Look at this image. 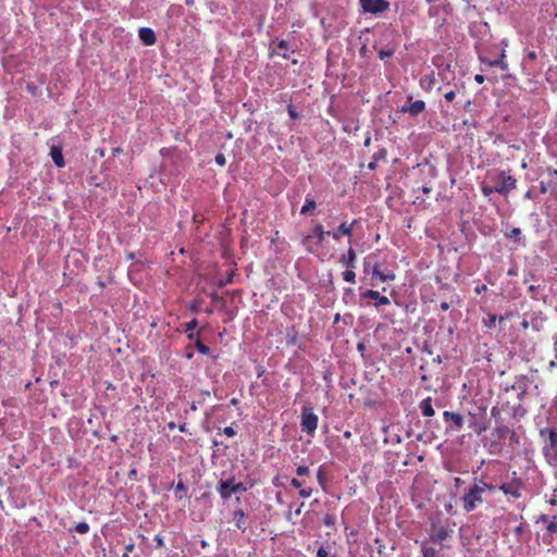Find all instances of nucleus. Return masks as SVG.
Here are the masks:
<instances>
[{"instance_id":"54","label":"nucleus","mask_w":557,"mask_h":557,"mask_svg":"<svg viewBox=\"0 0 557 557\" xmlns=\"http://www.w3.org/2000/svg\"><path fill=\"white\" fill-rule=\"evenodd\" d=\"M454 482L456 486H460L461 484H463L465 481L461 478L456 476L454 478Z\"/></svg>"},{"instance_id":"4","label":"nucleus","mask_w":557,"mask_h":557,"mask_svg":"<svg viewBox=\"0 0 557 557\" xmlns=\"http://www.w3.org/2000/svg\"><path fill=\"white\" fill-rule=\"evenodd\" d=\"M319 418L311 408L304 407L301 412V430L307 434H314L318 428Z\"/></svg>"},{"instance_id":"27","label":"nucleus","mask_w":557,"mask_h":557,"mask_svg":"<svg viewBox=\"0 0 557 557\" xmlns=\"http://www.w3.org/2000/svg\"><path fill=\"white\" fill-rule=\"evenodd\" d=\"M504 58H505V51L502 52L499 58H497L495 60L487 61L486 63L492 67L499 66L502 70L506 71V70H508V64L504 61Z\"/></svg>"},{"instance_id":"34","label":"nucleus","mask_w":557,"mask_h":557,"mask_svg":"<svg viewBox=\"0 0 557 557\" xmlns=\"http://www.w3.org/2000/svg\"><path fill=\"white\" fill-rule=\"evenodd\" d=\"M317 557H341V556L337 553L331 554L326 547L321 546L317 552Z\"/></svg>"},{"instance_id":"30","label":"nucleus","mask_w":557,"mask_h":557,"mask_svg":"<svg viewBox=\"0 0 557 557\" xmlns=\"http://www.w3.org/2000/svg\"><path fill=\"white\" fill-rule=\"evenodd\" d=\"M435 83V76H434V73L432 72L430 75H426L424 76L422 79H421V86L425 89V90H430L433 85Z\"/></svg>"},{"instance_id":"12","label":"nucleus","mask_w":557,"mask_h":557,"mask_svg":"<svg viewBox=\"0 0 557 557\" xmlns=\"http://www.w3.org/2000/svg\"><path fill=\"white\" fill-rule=\"evenodd\" d=\"M425 110V102L423 100L411 101L409 106H404L400 111L407 112L412 116H417Z\"/></svg>"},{"instance_id":"28","label":"nucleus","mask_w":557,"mask_h":557,"mask_svg":"<svg viewBox=\"0 0 557 557\" xmlns=\"http://www.w3.org/2000/svg\"><path fill=\"white\" fill-rule=\"evenodd\" d=\"M521 230L519 227H512L510 228L509 231H507L505 233V236L507 238H510L512 240H515L516 243H520L521 242Z\"/></svg>"},{"instance_id":"38","label":"nucleus","mask_w":557,"mask_h":557,"mask_svg":"<svg viewBox=\"0 0 557 557\" xmlns=\"http://www.w3.org/2000/svg\"><path fill=\"white\" fill-rule=\"evenodd\" d=\"M309 473H310V470L307 466L300 465V466L296 467V474L298 476L309 475Z\"/></svg>"},{"instance_id":"23","label":"nucleus","mask_w":557,"mask_h":557,"mask_svg":"<svg viewBox=\"0 0 557 557\" xmlns=\"http://www.w3.org/2000/svg\"><path fill=\"white\" fill-rule=\"evenodd\" d=\"M386 158V149L382 148L374 152L372 161L368 164V169L374 171L377 168V161Z\"/></svg>"},{"instance_id":"58","label":"nucleus","mask_w":557,"mask_h":557,"mask_svg":"<svg viewBox=\"0 0 557 557\" xmlns=\"http://www.w3.org/2000/svg\"><path fill=\"white\" fill-rule=\"evenodd\" d=\"M304 507V503L300 504V506L295 510V515L299 516L301 513Z\"/></svg>"},{"instance_id":"5","label":"nucleus","mask_w":557,"mask_h":557,"mask_svg":"<svg viewBox=\"0 0 557 557\" xmlns=\"http://www.w3.org/2000/svg\"><path fill=\"white\" fill-rule=\"evenodd\" d=\"M454 534V529L449 525H432L430 532V541L441 544L443 547L447 546L445 542Z\"/></svg>"},{"instance_id":"42","label":"nucleus","mask_w":557,"mask_h":557,"mask_svg":"<svg viewBox=\"0 0 557 557\" xmlns=\"http://www.w3.org/2000/svg\"><path fill=\"white\" fill-rule=\"evenodd\" d=\"M287 111H288V115L290 116V119L297 120L299 117V114L297 113V111L295 110V108L292 104H289L287 107Z\"/></svg>"},{"instance_id":"25","label":"nucleus","mask_w":557,"mask_h":557,"mask_svg":"<svg viewBox=\"0 0 557 557\" xmlns=\"http://www.w3.org/2000/svg\"><path fill=\"white\" fill-rule=\"evenodd\" d=\"M315 208H317V203H315L314 199L309 197V196H307L306 199H305V203H304V206L300 209V214L307 215L311 211H313Z\"/></svg>"},{"instance_id":"22","label":"nucleus","mask_w":557,"mask_h":557,"mask_svg":"<svg viewBox=\"0 0 557 557\" xmlns=\"http://www.w3.org/2000/svg\"><path fill=\"white\" fill-rule=\"evenodd\" d=\"M327 232L329 231H324L323 226L321 224H317L313 228H312V236H313V239L315 238L317 242H315V246H321L324 242V238L325 236L327 235Z\"/></svg>"},{"instance_id":"21","label":"nucleus","mask_w":557,"mask_h":557,"mask_svg":"<svg viewBox=\"0 0 557 557\" xmlns=\"http://www.w3.org/2000/svg\"><path fill=\"white\" fill-rule=\"evenodd\" d=\"M233 520L235 522V527L242 531L247 529L246 525V513L243 509H238L234 512Z\"/></svg>"},{"instance_id":"3","label":"nucleus","mask_w":557,"mask_h":557,"mask_svg":"<svg viewBox=\"0 0 557 557\" xmlns=\"http://www.w3.org/2000/svg\"><path fill=\"white\" fill-rule=\"evenodd\" d=\"M540 436L547 437L548 443L543 447V454L548 461L553 462V459H557V431L555 429H541Z\"/></svg>"},{"instance_id":"15","label":"nucleus","mask_w":557,"mask_h":557,"mask_svg":"<svg viewBox=\"0 0 557 557\" xmlns=\"http://www.w3.org/2000/svg\"><path fill=\"white\" fill-rule=\"evenodd\" d=\"M138 35H139L140 40L146 46H152L157 41L154 32L149 27L139 28Z\"/></svg>"},{"instance_id":"55","label":"nucleus","mask_w":557,"mask_h":557,"mask_svg":"<svg viewBox=\"0 0 557 557\" xmlns=\"http://www.w3.org/2000/svg\"><path fill=\"white\" fill-rule=\"evenodd\" d=\"M178 430L182 433H187L188 432L187 424L183 423V424L178 425Z\"/></svg>"},{"instance_id":"17","label":"nucleus","mask_w":557,"mask_h":557,"mask_svg":"<svg viewBox=\"0 0 557 557\" xmlns=\"http://www.w3.org/2000/svg\"><path fill=\"white\" fill-rule=\"evenodd\" d=\"M290 485L295 488H298L299 490V496L301 498H309L313 491L311 487H304L305 485V481L304 480H299L297 478H293L290 480Z\"/></svg>"},{"instance_id":"20","label":"nucleus","mask_w":557,"mask_h":557,"mask_svg":"<svg viewBox=\"0 0 557 557\" xmlns=\"http://www.w3.org/2000/svg\"><path fill=\"white\" fill-rule=\"evenodd\" d=\"M197 326H198L197 319H193L188 323H186L184 332L188 339L196 341V338H199V333H195V329Z\"/></svg>"},{"instance_id":"14","label":"nucleus","mask_w":557,"mask_h":557,"mask_svg":"<svg viewBox=\"0 0 557 557\" xmlns=\"http://www.w3.org/2000/svg\"><path fill=\"white\" fill-rule=\"evenodd\" d=\"M396 277L395 273L393 271L383 272L380 270V265L375 264L372 270V281L377 278L380 282H388L394 281Z\"/></svg>"},{"instance_id":"43","label":"nucleus","mask_w":557,"mask_h":557,"mask_svg":"<svg viewBox=\"0 0 557 557\" xmlns=\"http://www.w3.org/2000/svg\"><path fill=\"white\" fill-rule=\"evenodd\" d=\"M508 436H509V440H510L511 444H516V445L520 444L519 436L517 435V433L513 430H511V433H509Z\"/></svg>"},{"instance_id":"32","label":"nucleus","mask_w":557,"mask_h":557,"mask_svg":"<svg viewBox=\"0 0 557 557\" xmlns=\"http://www.w3.org/2000/svg\"><path fill=\"white\" fill-rule=\"evenodd\" d=\"M317 479L319 484L323 490H325L326 475L323 466H321L317 471Z\"/></svg>"},{"instance_id":"51","label":"nucleus","mask_w":557,"mask_h":557,"mask_svg":"<svg viewBox=\"0 0 557 557\" xmlns=\"http://www.w3.org/2000/svg\"><path fill=\"white\" fill-rule=\"evenodd\" d=\"M540 191L541 194H546L548 191V187L544 182L540 183Z\"/></svg>"},{"instance_id":"64","label":"nucleus","mask_w":557,"mask_h":557,"mask_svg":"<svg viewBox=\"0 0 557 557\" xmlns=\"http://www.w3.org/2000/svg\"><path fill=\"white\" fill-rule=\"evenodd\" d=\"M554 351L557 358V339L554 342Z\"/></svg>"},{"instance_id":"9","label":"nucleus","mask_w":557,"mask_h":557,"mask_svg":"<svg viewBox=\"0 0 557 557\" xmlns=\"http://www.w3.org/2000/svg\"><path fill=\"white\" fill-rule=\"evenodd\" d=\"M443 419L451 431H460L463 426V417L458 412L444 411Z\"/></svg>"},{"instance_id":"7","label":"nucleus","mask_w":557,"mask_h":557,"mask_svg":"<svg viewBox=\"0 0 557 557\" xmlns=\"http://www.w3.org/2000/svg\"><path fill=\"white\" fill-rule=\"evenodd\" d=\"M498 185L495 187V191L507 196L509 191L517 188V181L510 174H507L505 171L500 172L498 177Z\"/></svg>"},{"instance_id":"52","label":"nucleus","mask_w":557,"mask_h":557,"mask_svg":"<svg viewBox=\"0 0 557 557\" xmlns=\"http://www.w3.org/2000/svg\"><path fill=\"white\" fill-rule=\"evenodd\" d=\"M484 76L482 74H476L474 76V81L478 83V84H482L484 82Z\"/></svg>"},{"instance_id":"29","label":"nucleus","mask_w":557,"mask_h":557,"mask_svg":"<svg viewBox=\"0 0 557 557\" xmlns=\"http://www.w3.org/2000/svg\"><path fill=\"white\" fill-rule=\"evenodd\" d=\"M302 245L305 246L306 250L309 252L315 251V249L318 247V246H315L312 235L305 236L302 239Z\"/></svg>"},{"instance_id":"33","label":"nucleus","mask_w":557,"mask_h":557,"mask_svg":"<svg viewBox=\"0 0 557 557\" xmlns=\"http://www.w3.org/2000/svg\"><path fill=\"white\" fill-rule=\"evenodd\" d=\"M195 347L202 355H209L210 354V347L205 345L199 338H196Z\"/></svg>"},{"instance_id":"50","label":"nucleus","mask_w":557,"mask_h":557,"mask_svg":"<svg viewBox=\"0 0 557 557\" xmlns=\"http://www.w3.org/2000/svg\"><path fill=\"white\" fill-rule=\"evenodd\" d=\"M154 541L157 542L158 547H162L164 545L163 537L161 535H156Z\"/></svg>"},{"instance_id":"40","label":"nucleus","mask_w":557,"mask_h":557,"mask_svg":"<svg viewBox=\"0 0 557 557\" xmlns=\"http://www.w3.org/2000/svg\"><path fill=\"white\" fill-rule=\"evenodd\" d=\"M393 54H394V50L393 49H381L379 51V58L381 60H384L386 58H391Z\"/></svg>"},{"instance_id":"56","label":"nucleus","mask_w":557,"mask_h":557,"mask_svg":"<svg viewBox=\"0 0 557 557\" xmlns=\"http://www.w3.org/2000/svg\"><path fill=\"white\" fill-rule=\"evenodd\" d=\"M441 309H442L443 311H447V310L449 309V304H448V302H446V301H443V302L441 304Z\"/></svg>"},{"instance_id":"46","label":"nucleus","mask_w":557,"mask_h":557,"mask_svg":"<svg viewBox=\"0 0 557 557\" xmlns=\"http://www.w3.org/2000/svg\"><path fill=\"white\" fill-rule=\"evenodd\" d=\"M444 98L446 99V101L451 102L456 98V92L454 90H449L445 92Z\"/></svg>"},{"instance_id":"6","label":"nucleus","mask_w":557,"mask_h":557,"mask_svg":"<svg viewBox=\"0 0 557 557\" xmlns=\"http://www.w3.org/2000/svg\"><path fill=\"white\" fill-rule=\"evenodd\" d=\"M363 13L380 14L389 9L387 0H359Z\"/></svg>"},{"instance_id":"48","label":"nucleus","mask_w":557,"mask_h":557,"mask_svg":"<svg viewBox=\"0 0 557 557\" xmlns=\"http://www.w3.org/2000/svg\"><path fill=\"white\" fill-rule=\"evenodd\" d=\"M445 510H446V512H447V513H449V515H456L455 507H454V505H453V504H450V503H449V504H447V505H445Z\"/></svg>"},{"instance_id":"47","label":"nucleus","mask_w":557,"mask_h":557,"mask_svg":"<svg viewBox=\"0 0 557 557\" xmlns=\"http://www.w3.org/2000/svg\"><path fill=\"white\" fill-rule=\"evenodd\" d=\"M323 523L324 525H333L334 524V519L331 515H325L324 518H323Z\"/></svg>"},{"instance_id":"26","label":"nucleus","mask_w":557,"mask_h":557,"mask_svg":"<svg viewBox=\"0 0 557 557\" xmlns=\"http://www.w3.org/2000/svg\"><path fill=\"white\" fill-rule=\"evenodd\" d=\"M421 553L422 557H438V550L433 546H429L426 543L422 544Z\"/></svg>"},{"instance_id":"49","label":"nucleus","mask_w":557,"mask_h":557,"mask_svg":"<svg viewBox=\"0 0 557 557\" xmlns=\"http://www.w3.org/2000/svg\"><path fill=\"white\" fill-rule=\"evenodd\" d=\"M175 490H176V492H183V493H185V492H186V486H185V484H184L182 481H180V482L176 484Z\"/></svg>"},{"instance_id":"24","label":"nucleus","mask_w":557,"mask_h":557,"mask_svg":"<svg viewBox=\"0 0 557 557\" xmlns=\"http://www.w3.org/2000/svg\"><path fill=\"white\" fill-rule=\"evenodd\" d=\"M509 433H511V430L505 424L497 425L493 430V436H495L498 440L506 438L509 435Z\"/></svg>"},{"instance_id":"31","label":"nucleus","mask_w":557,"mask_h":557,"mask_svg":"<svg viewBox=\"0 0 557 557\" xmlns=\"http://www.w3.org/2000/svg\"><path fill=\"white\" fill-rule=\"evenodd\" d=\"M529 381L528 376L527 375H521L519 379H518V386L516 385H512L511 388L512 389H516V388H519L521 389V394H524L525 393V388H527V382Z\"/></svg>"},{"instance_id":"61","label":"nucleus","mask_w":557,"mask_h":557,"mask_svg":"<svg viewBox=\"0 0 557 557\" xmlns=\"http://www.w3.org/2000/svg\"><path fill=\"white\" fill-rule=\"evenodd\" d=\"M528 57L532 60L536 59V53L534 51L529 52Z\"/></svg>"},{"instance_id":"60","label":"nucleus","mask_w":557,"mask_h":557,"mask_svg":"<svg viewBox=\"0 0 557 557\" xmlns=\"http://www.w3.org/2000/svg\"><path fill=\"white\" fill-rule=\"evenodd\" d=\"M485 289H486V286H485V285H482V286H480V287H476V288H475V292H476V294H480L481 292H483V290H485Z\"/></svg>"},{"instance_id":"41","label":"nucleus","mask_w":557,"mask_h":557,"mask_svg":"<svg viewBox=\"0 0 557 557\" xmlns=\"http://www.w3.org/2000/svg\"><path fill=\"white\" fill-rule=\"evenodd\" d=\"M214 160L220 166H224L226 164V158L223 153H218Z\"/></svg>"},{"instance_id":"37","label":"nucleus","mask_w":557,"mask_h":557,"mask_svg":"<svg viewBox=\"0 0 557 557\" xmlns=\"http://www.w3.org/2000/svg\"><path fill=\"white\" fill-rule=\"evenodd\" d=\"M497 320L503 321L504 318L503 317L497 318L496 314H488L487 321H484V323L487 327H493Z\"/></svg>"},{"instance_id":"44","label":"nucleus","mask_w":557,"mask_h":557,"mask_svg":"<svg viewBox=\"0 0 557 557\" xmlns=\"http://www.w3.org/2000/svg\"><path fill=\"white\" fill-rule=\"evenodd\" d=\"M223 433H224L226 436H228V437H233V436H235V435H236V431H235V430H234V428H232V426H225V428L223 429Z\"/></svg>"},{"instance_id":"45","label":"nucleus","mask_w":557,"mask_h":557,"mask_svg":"<svg viewBox=\"0 0 557 557\" xmlns=\"http://www.w3.org/2000/svg\"><path fill=\"white\" fill-rule=\"evenodd\" d=\"M135 548V544L134 543H129L125 546V552L124 554L122 555V557H129V553L133 552V549Z\"/></svg>"},{"instance_id":"53","label":"nucleus","mask_w":557,"mask_h":557,"mask_svg":"<svg viewBox=\"0 0 557 557\" xmlns=\"http://www.w3.org/2000/svg\"><path fill=\"white\" fill-rule=\"evenodd\" d=\"M547 173H548L550 176H553V177L557 178V170H556V169L548 168V169H547Z\"/></svg>"},{"instance_id":"8","label":"nucleus","mask_w":557,"mask_h":557,"mask_svg":"<svg viewBox=\"0 0 557 557\" xmlns=\"http://www.w3.org/2000/svg\"><path fill=\"white\" fill-rule=\"evenodd\" d=\"M522 487H523V483H522L521 479L515 478L510 482L503 483L499 486V490L504 494L510 495L513 498H520L522 496V493H521Z\"/></svg>"},{"instance_id":"62","label":"nucleus","mask_w":557,"mask_h":557,"mask_svg":"<svg viewBox=\"0 0 557 557\" xmlns=\"http://www.w3.org/2000/svg\"><path fill=\"white\" fill-rule=\"evenodd\" d=\"M168 428H169L170 430H174V429L176 428L175 422H169V423H168Z\"/></svg>"},{"instance_id":"19","label":"nucleus","mask_w":557,"mask_h":557,"mask_svg":"<svg viewBox=\"0 0 557 557\" xmlns=\"http://www.w3.org/2000/svg\"><path fill=\"white\" fill-rule=\"evenodd\" d=\"M419 408L423 417H433L435 414L434 408L432 406V398L426 397L420 404Z\"/></svg>"},{"instance_id":"16","label":"nucleus","mask_w":557,"mask_h":557,"mask_svg":"<svg viewBox=\"0 0 557 557\" xmlns=\"http://www.w3.org/2000/svg\"><path fill=\"white\" fill-rule=\"evenodd\" d=\"M50 157H51L53 163L58 168H64L65 161H64V157H63V152H62V147L61 146L52 145L50 147Z\"/></svg>"},{"instance_id":"36","label":"nucleus","mask_w":557,"mask_h":557,"mask_svg":"<svg viewBox=\"0 0 557 557\" xmlns=\"http://www.w3.org/2000/svg\"><path fill=\"white\" fill-rule=\"evenodd\" d=\"M74 530L81 534L89 532V524L87 522H78L75 524Z\"/></svg>"},{"instance_id":"11","label":"nucleus","mask_w":557,"mask_h":557,"mask_svg":"<svg viewBox=\"0 0 557 557\" xmlns=\"http://www.w3.org/2000/svg\"><path fill=\"white\" fill-rule=\"evenodd\" d=\"M361 299L370 298L374 300V307L389 305L391 301L386 296H382L380 292L368 289L360 295Z\"/></svg>"},{"instance_id":"13","label":"nucleus","mask_w":557,"mask_h":557,"mask_svg":"<svg viewBox=\"0 0 557 557\" xmlns=\"http://www.w3.org/2000/svg\"><path fill=\"white\" fill-rule=\"evenodd\" d=\"M357 253L352 247H349L345 255L339 258V263L347 269H354L356 267Z\"/></svg>"},{"instance_id":"18","label":"nucleus","mask_w":557,"mask_h":557,"mask_svg":"<svg viewBox=\"0 0 557 557\" xmlns=\"http://www.w3.org/2000/svg\"><path fill=\"white\" fill-rule=\"evenodd\" d=\"M294 51L290 50L289 45L286 40L277 41L275 48H273L272 54H277L283 57L284 59H289L290 54Z\"/></svg>"},{"instance_id":"10","label":"nucleus","mask_w":557,"mask_h":557,"mask_svg":"<svg viewBox=\"0 0 557 557\" xmlns=\"http://www.w3.org/2000/svg\"><path fill=\"white\" fill-rule=\"evenodd\" d=\"M357 224V220H354L351 223L343 222L341 223L336 230L329 231L327 235L332 236L333 239L339 240L342 236L351 237L355 225Z\"/></svg>"},{"instance_id":"39","label":"nucleus","mask_w":557,"mask_h":557,"mask_svg":"<svg viewBox=\"0 0 557 557\" xmlns=\"http://www.w3.org/2000/svg\"><path fill=\"white\" fill-rule=\"evenodd\" d=\"M547 531L550 534L557 533V517L555 516L550 522L547 524Z\"/></svg>"},{"instance_id":"57","label":"nucleus","mask_w":557,"mask_h":557,"mask_svg":"<svg viewBox=\"0 0 557 557\" xmlns=\"http://www.w3.org/2000/svg\"><path fill=\"white\" fill-rule=\"evenodd\" d=\"M491 414L493 417H496L497 414H499V409L497 407H493L491 410Z\"/></svg>"},{"instance_id":"1","label":"nucleus","mask_w":557,"mask_h":557,"mask_svg":"<svg viewBox=\"0 0 557 557\" xmlns=\"http://www.w3.org/2000/svg\"><path fill=\"white\" fill-rule=\"evenodd\" d=\"M494 486L486 483L483 480L474 479L473 485L460 498L462 509L465 512H471L475 510L481 504H483V493L485 491L492 492Z\"/></svg>"},{"instance_id":"59","label":"nucleus","mask_w":557,"mask_h":557,"mask_svg":"<svg viewBox=\"0 0 557 557\" xmlns=\"http://www.w3.org/2000/svg\"><path fill=\"white\" fill-rule=\"evenodd\" d=\"M431 190H432V188H431V187H429V186H423V187H422V191H423V194H429V193H431Z\"/></svg>"},{"instance_id":"35","label":"nucleus","mask_w":557,"mask_h":557,"mask_svg":"<svg viewBox=\"0 0 557 557\" xmlns=\"http://www.w3.org/2000/svg\"><path fill=\"white\" fill-rule=\"evenodd\" d=\"M343 280L348 283L356 282V273L352 271V269H347L343 272Z\"/></svg>"},{"instance_id":"2","label":"nucleus","mask_w":557,"mask_h":557,"mask_svg":"<svg viewBox=\"0 0 557 557\" xmlns=\"http://www.w3.org/2000/svg\"><path fill=\"white\" fill-rule=\"evenodd\" d=\"M250 487H252V484L248 485V484L243 483V482L235 483V479L234 478H230V479H226V480H221L219 482L218 492H219L220 496L224 500H227V499H230L232 497L233 494L245 493Z\"/></svg>"},{"instance_id":"63","label":"nucleus","mask_w":557,"mask_h":557,"mask_svg":"<svg viewBox=\"0 0 557 557\" xmlns=\"http://www.w3.org/2000/svg\"><path fill=\"white\" fill-rule=\"evenodd\" d=\"M540 520L543 521V522H547L548 521V516L542 515Z\"/></svg>"}]
</instances>
